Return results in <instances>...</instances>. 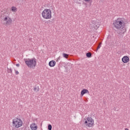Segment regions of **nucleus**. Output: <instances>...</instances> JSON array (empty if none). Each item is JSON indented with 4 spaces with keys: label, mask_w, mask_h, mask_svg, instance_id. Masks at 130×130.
Returning a JSON list of instances; mask_svg holds the SVG:
<instances>
[{
    "label": "nucleus",
    "mask_w": 130,
    "mask_h": 130,
    "mask_svg": "<svg viewBox=\"0 0 130 130\" xmlns=\"http://www.w3.org/2000/svg\"><path fill=\"white\" fill-rule=\"evenodd\" d=\"M114 27L117 30H121L122 34H124L126 32V27H125V23L121 18H118L113 22Z\"/></svg>",
    "instance_id": "1"
},
{
    "label": "nucleus",
    "mask_w": 130,
    "mask_h": 130,
    "mask_svg": "<svg viewBox=\"0 0 130 130\" xmlns=\"http://www.w3.org/2000/svg\"><path fill=\"white\" fill-rule=\"evenodd\" d=\"M7 72L9 74H12L13 71H12V69H9L8 68Z\"/></svg>",
    "instance_id": "16"
},
{
    "label": "nucleus",
    "mask_w": 130,
    "mask_h": 130,
    "mask_svg": "<svg viewBox=\"0 0 130 130\" xmlns=\"http://www.w3.org/2000/svg\"><path fill=\"white\" fill-rule=\"evenodd\" d=\"M87 93H89V90H88V89H84L81 90V96H84V95Z\"/></svg>",
    "instance_id": "9"
},
{
    "label": "nucleus",
    "mask_w": 130,
    "mask_h": 130,
    "mask_svg": "<svg viewBox=\"0 0 130 130\" xmlns=\"http://www.w3.org/2000/svg\"><path fill=\"white\" fill-rule=\"evenodd\" d=\"M101 45H102V43H99V45L98 46V48L96 49V51H98V49H100V47H101Z\"/></svg>",
    "instance_id": "12"
},
{
    "label": "nucleus",
    "mask_w": 130,
    "mask_h": 130,
    "mask_svg": "<svg viewBox=\"0 0 130 130\" xmlns=\"http://www.w3.org/2000/svg\"><path fill=\"white\" fill-rule=\"evenodd\" d=\"M58 60H59L58 59H57V61H58Z\"/></svg>",
    "instance_id": "24"
},
{
    "label": "nucleus",
    "mask_w": 130,
    "mask_h": 130,
    "mask_svg": "<svg viewBox=\"0 0 130 130\" xmlns=\"http://www.w3.org/2000/svg\"><path fill=\"white\" fill-rule=\"evenodd\" d=\"M6 17H9V16L5 15V14L1 15V19L3 20V21H4L3 19H5V18H6Z\"/></svg>",
    "instance_id": "14"
},
{
    "label": "nucleus",
    "mask_w": 130,
    "mask_h": 130,
    "mask_svg": "<svg viewBox=\"0 0 130 130\" xmlns=\"http://www.w3.org/2000/svg\"><path fill=\"white\" fill-rule=\"evenodd\" d=\"M57 59H58L59 60V59H60V57H58V58H57Z\"/></svg>",
    "instance_id": "23"
},
{
    "label": "nucleus",
    "mask_w": 130,
    "mask_h": 130,
    "mask_svg": "<svg viewBox=\"0 0 130 130\" xmlns=\"http://www.w3.org/2000/svg\"><path fill=\"white\" fill-rule=\"evenodd\" d=\"M12 123L13 126H15V127H16V128L22 126V125H23V122L22 121V120L19 118L13 119Z\"/></svg>",
    "instance_id": "4"
},
{
    "label": "nucleus",
    "mask_w": 130,
    "mask_h": 130,
    "mask_svg": "<svg viewBox=\"0 0 130 130\" xmlns=\"http://www.w3.org/2000/svg\"><path fill=\"white\" fill-rule=\"evenodd\" d=\"M84 2H86V3H89V2H90L91 0H84Z\"/></svg>",
    "instance_id": "21"
},
{
    "label": "nucleus",
    "mask_w": 130,
    "mask_h": 130,
    "mask_svg": "<svg viewBox=\"0 0 130 130\" xmlns=\"http://www.w3.org/2000/svg\"><path fill=\"white\" fill-rule=\"evenodd\" d=\"M62 55H63V57H64L65 58H68V57H69V54H68L67 53H63L62 54Z\"/></svg>",
    "instance_id": "13"
},
{
    "label": "nucleus",
    "mask_w": 130,
    "mask_h": 130,
    "mask_svg": "<svg viewBox=\"0 0 130 130\" xmlns=\"http://www.w3.org/2000/svg\"><path fill=\"white\" fill-rule=\"evenodd\" d=\"M15 72V74L16 75H19V72H18V71L14 70Z\"/></svg>",
    "instance_id": "20"
},
{
    "label": "nucleus",
    "mask_w": 130,
    "mask_h": 130,
    "mask_svg": "<svg viewBox=\"0 0 130 130\" xmlns=\"http://www.w3.org/2000/svg\"><path fill=\"white\" fill-rule=\"evenodd\" d=\"M47 24H52V20H48L47 21Z\"/></svg>",
    "instance_id": "19"
},
{
    "label": "nucleus",
    "mask_w": 130,
    "mask_h": 130,
    "mask_svg": "<svg viewBox=\"0 0 130 130\" xmlns=\"http://www.w3.org/2000/svg\"><path fill=\"white\" fill-rule=\"evenodd\" d=\"M42 16L44 19H51V10L45 9L42 13Z\"/></svg>",
    "instance_id": "3"
},
{
    "label": "nucleus",
    "mask_w": 130,
    "mask_h": 130,
    "mask_svg": "<svg viewBox=\"0 0 130 130\" xmlns=\"http://www.w3.org/2000/svg\"><path fill=\"white\" fill-rule=\"evenodd\" d=\"M34 91H35V92H38V91H39V87H35L34 88Z\"/></svg>",
    "instance_id": "17"
},
{
    "label": "nucleus",
    "mask_w": 130,
    "mask_h": 130,
    "mask_svg": "<svg viewBox=\"0 0 130 130\" xmlns=\"http://www.w3.org/2000/svg\"><path fill=\"white\" fill-rule=\"evenodd\" d=\"M30 127L31 130H37V128H38L37 125L35 123H32Z\"/></svg>",
    "instance_id": "8"
},
{
    "label": "nucleus",
    "mask_w": 130,
    "mask_h": 130,
    "mask_svg": "<svg viewBox=\"0 0 130 130\" xmlns=\"http://www.w3.org/2000/svg\"><path fill=\"white\" fill-rule=\"evenodd\" d=\"M11 10H12V12H16L17 8L13 6V7H12Z\"/></svg>",
    "instance_id": "15"
},
{
    "label": "nucleus",
    "mask_w": 130,
    "mask_h": 130,
    "mask_svg": "<svg viewBox=\"0 0 130 130\" xmlns=\"http://www.w3.org/2000/svg\"><path fill=\"white\" fill-rule=\"evenodd\" d=\"M24 61L26 66H27L28 68H30V69H32V68H35L36 67V64H37V61H36V59L35 58L31 59H24Z\"/></svg>",
    "instance_id": "2"
},
{
    "label": "nucleus",
    "mask_w": 130,
    "mask_h": 130,
    "mask_svg": "<svg viewBox=\"0 0 130 130\" xmlns=\"http://www.w3.org/2000/svg\"><path fill=\"white\" fill-rule=\"evenodd\" d=\"M86 56L87 57H88V58H90V57H92V53L90 52L87 53Z\"/></svg>",
    "instance_id": "11"
},
{
    "label": "nucleus",
    "mask_w": 130,
    "mask_h": 130,
    "mask_svg": "<svg viewBox=\"0 0 130 130\" xmlns=\"http://www.w3.org/2000/svg\"><path fill=\"white\" fill-rule=\"evenodd\" d=\"M12 18L9 17H5V18H3V20L1 21L2 24H3L5 26H9V25L12 24Z\"/></svg>",
    "instance_id": "6"
},
{
    "label": "nucleus",
    "mask_w": 130,
    "mask_h": 130,
    "mask_svg": "<svg viewBox=\"0 0 130 130\" xmlns=\"http://www.w3.org/2000/svg\"><path fill=\"white\" fill-rule=\"evenodd\" d=\"M48 130H51L52 129V126L51 125V124H49L48 125Z\"/></svg>",
    "instance_id": "18"
},
{
    "label": "nucleus",
    "mask_w": 130,
    "mask_h": 130,
    "mask_svg": "<svg viewBox=\"0 0 130 130\" xmlns=\"http://www.w3.org/2000/svg\"><path fill=\"white\" fill-rule=\"evenodd\" d=\"M16 67H20V64L18 63L16 64Z\"/></svg>",
    "instance_id": "22"
},
{
    "label": "nucleus",
    "mask_w": 130,
    "mask_h": 130,
    "mask_svg": "<svg viewBox=\"0 0 130 130\" xmlns=\"http://www.w3.org/2000/svg\"><path fill=\"white\" fill-rule=\"evenodd\" d=\"M56 62L54 60H51L49 62V66L51 67H53L54 66H55V64Z\"/></svg>",
    "instance_id": "10"
},
{
    "label": "nucleus",
    "mask_w": 130,
    "mask_h": 130,
    "mask_svg": "<svg viewBox=\"0 0 130 130\" xmlns=\"http://www.w3.org/2000/svg\"><path fill=\"white\" fill-rule=\"evenodd\" d=\"M129 61V58L127 56H124L122 58V61L124 63H127V62H128Z\"/></svg>",
    "instance_id": "7"
},
{
    "label": "nucleus",
    "mask_w": 130,
    "mask_h": 130,
    "mask_svg": "<svg viewBox=\"0 0 130 130\" xmlns=\"http://www.w3.org/2000/svg\"><path fill=\"white\" fill-rule=\"evenodd\" d=\"M85 122L84 124L86 126H88V127H91V126H93V124H94V119L91 117H87L84 119Z\"/></svg>",
    "instance_id": "5"
}]
</instances>
